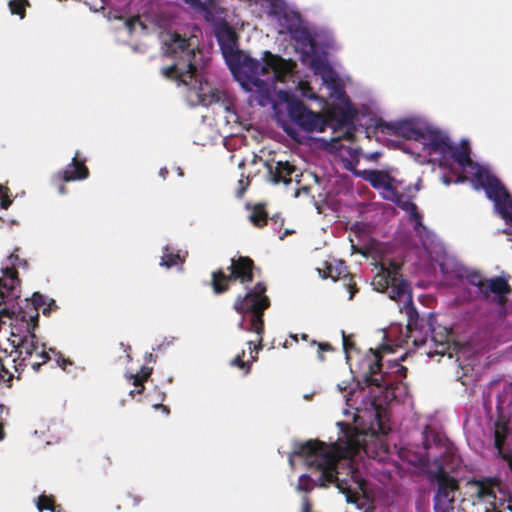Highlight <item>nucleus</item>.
Wrapping results in <instances>:
<instances>
[{"mask_svg": "<svg viewBox=\"0 0 512 512\" xmlns=\"http://www.w3.org/2000/svg\"><path fill=\"white\" fill-rule=\"evenodd\" d=\"M343 349L346 354V358H349V353L355 349V343L343 332Z\"/></svg>", "mask_w": 512, "mask_h": 512, "instance_id": "nucleus-42", "label": "nucleus"}, {"mask_svg": "<svg viewBox=\"0 0 512 512\" xmlns=\"http://www.w3.org/2000/svg\"><path fill=\"white\" fill-rule=\"evenodd\" d=\"M183 261L184 260L181 258L179 253L169 252V249L165 248V252L161 257L160 265L166 268H171L182 264Z\"/></svg>", "mask_w": 512, "mask_h": 512, "instance_id": "nucleus-35", "label": "nucleus"}, {"mask_svg": "<svg viewBox=\"0 0 512 512\" xmlns=\"http://www.w3.org/2000/svg\"><path fill=\"white\" fill-rule=\"evenodd\" d=\"M366 180L372 185L375 189H383L389 195L393 192L395 187L393 186L394 178L391 177L385 171L372 170L369 171L366 177Z\"/></svg>", "mask_w": 512, "mask_h": 512, "instance_id": "nucleus-22", "label": "nucleus"}, {"mask_svg": "<svg viewBox=\"0 0 512 512\" xmlns=\"http://www.w3.org/2000/svg\"><path fill=\"white\" fill-rule=\"evenodd\" d=\"M476 497L485 504V512H512V494L509 487L498 478L474 479Z\"/></svg>", "mask_w": 512, "mask_h": 512, "instance_id": "nucleus-6", "label": "nucleus"}, {"mask_svg": "<svg viewBox=\"0 0 512 512\" xmlns=\"http://www.w3.org/2000/svg\"><path fill=\"white\" fill-rule=\"evenodd\" d=\"M129 498L133 500V505H137L141 502V498L139 496H133L129 494Z\"/></svg>", "mask_w": 512, "mask_h": 512, "instance_id": "nucleus-54", "label": "nucleus"}, {"mask_svg": "<svg viewBox=\"0 0 512 512\" xmlns=\"http://www.w3.org/2000/svg\"><path fill=\"white\" fill-rule=\"evenodd\" d=\"M397 136L407 140L421 141L423 138V129L418 127L413 121L400 120Z\"/></svg>", "mask_w": 512, "mask_h": 512, "instance_id": "nucleus-26", "label": "nucleus"}, {"mask_svg": "<svg viewBox=\"0 0 512 512\" xmlns=\"http://www.w3.org/2000/svg\"><path fill=\"white\" fill-rule=\"evenodd\" d=\"M153 369L151 367L143 366L139 373L131 375L133 379V385L138 386L141 385V382L147 381V379L152 374Z\"/></svg>", "mask_w": 512, "mask_h": 512, "instance_id": "nucleus-38", "label": "nucleus"}, {"mask_svg": "<svg viewBox=\"0 0 512 512\" xmlns=\"http://www.w3.org/2000/svg\"><path fill=\"white\" fill-rule=\"evenodd\" d=\"M250 221L255 227L262 228L267 224L268 215L264 204H256L249 216Z\"/></svg>", "mask_w": 512, "mask_h": 512, "instance_id": "nucleus-30", "label": "nucleus"}, {"mask_svg": "<svg viewBox=\"0 0 512 512\" xmlns=\"http://www.w3.org/2000/svg\"><path fill=\"white\" fill-rule=\"evenodd\" d=\"M228 270V274L222 268L211 273L210 285L214 294L227 292L231 282H239L248 288V284L252 283L255 278V273L260 272V268L256 267L253 259L248 256L233 257Z\"/></svg>", "mask_w": 512, "mask_h": 512, "instance_id": "nucleus-5", "label": "nucleus"}, {"mask_svg": "<svg viewBox=\"0 0 512 512\" xmlns=\"http://www.w3.org/2000/svg\"><path fill=\"white\" fill-rule=\"evenodd\" d=\"M358 451L359 445L353 439L343 444L331 445L319 440H308L296 444L291 456L304 458L308 468L320 471L318 486L335 484L342 493L349 495L350 487L337 477V466L340 459H352Z\"/></svg>", "mask_w": 512, "mask_h": 512, "instance_id": "nucleus-1", "label": "nucleus"}, {"mask_svg": "<svg viewBox=\"0 0 512 512\" xmlns=\"http://www.w3.org/2000/svg\"><path fill=\"white\" fill-rule=\"evenodd\" d=\"M136 388L134 390L130 391V395L134 396L135 393L140 394L144 391V383L141 382V385L135 386Z\"/></svg>", "mask_w": 512, "mask_h": 512, "instance_id": "nucleus-51", "label": "nucleus"}, {"mask_svg": "<svg viewBox=\"0 0 512 512\" xmlns=\"http://www.w3.org/2000/svg\"><path fill=\"white\" fill-rule=\"evenodd\" d=\"M319 273L323 279L331 278L333 281L343 280L344 286L349 291V299H353L354 295L358 292L356 282L353 276L347 272L343 262H339L337 266L325 262L324 269H319Z\"/></svg>", "mask_w": 512, "mask_h": 512, "instance_id": "nucleus-16", "label": "nucleus"}, {"mask_svg": "<svg viewBox=\"0 0 512 512\" xmlns=\"http://www.w3.org/2000/svg\"><path fill=\"white\" fill-rule=\"evenodd\" d=\"M392 372L397 374L401 378L406 377L407 368L399 363H395L392 367Z\"/></svg>", "mask_w": 512, "mask_h": 512, "instance_id": "nucleus-46", "label": "nucleus"}, {"mask_svg": "<svg viewBox=\"0 0 512 512\" xmlns=\"http://www.w3.org/2000/svg\"><path fill=\"white\" fill-rule=\"evenodd\" d=\"M443 331H437L435 328L431 329V339L436 345L435 352L444 355L446 349L449 347L451 330L444 327Z\"/></svg>", "mask_w": 512, "mask_h": 512, "instance_id": "nucleus-28", "label": "nucleus"}, {"mask_svg": "<svg viewBox=\"0 0 512 512\" xmlns=\"http://www.w3.org/2000/svg\"><path fill=\"white\" fill-rule=\"evenodd\" d=\"M185 4L189 5L190 7L203 11L205 10V4L201 2V0H182Z\"/></svg>", "mask_w": 512, "mask_h": 512, "instance_id": "nucleus-47", "label": "nucleus"}, {"mask_svg": "<svg viewBox=\"0 0 512 512\" xmlns=\"http://www.w3.org/2000/svg\"><path fill=\"white\" fill-rule=\"evenodd\" d=\"M1 313L3 315H7V316L9 315V311L6 308L2 309Z\"/></svg>", "mask_w": 512, "mask_h": 512, "instance_id": "nucleus-60", "label": "nucleus"}, {"mask_svg": "<svg viewBox=\"0 0 512 512\" xmlns=\"http://www.w3.org/2000/svg\"><path fill=\"white\" fill-rule=\"evenodd\" d=\"M168 174H169V171H168V169H167L166 167L161 168V169H160V171H159V175H160L163 179H165V178L167 177V175H168Z\"/></svg>", "mask_w": 512, "mask_h": 512, "instance_id": "nucleus-53", "label": "nucleus"}, {"mask_svg": "<svg viewBox=\"0 0 512 512\" xmlns=\"http://www.w3.org/2000/svg\"><path fill=\"white\" fill-rule=\"evenodd\" d=\"M245 190H246V187L242 186L241 189L238 191L237 195L239 197H241L244 194Z\"/></svg>", "mask_w": 512, "mask_h": 512, "instance_id": "nucleus-58", "label": "nucleus"}, {"mask_svg": "<svg viewBox=\"0 0 512 512\" xmlns=\"http://www.w3.org/2000/svg\"><path fill=\"white\" fill-rule=\"evenodd\" d=\"M494 447L497 453H503L507 438L511 435L510 419L500 414L494 422Z\"/></svg>", "mask_w": 512, "mask_h": 512, "instance_id": "nucleus-21", "label": "nucleus"}, {"mask_svg": "<svg viewBox=\"0 0 512 512\" xmlns=\"http://www.w3.org/2000/svg\"><path fill=\"white\" fill-rule=\"evenodd\" d=\"M31 301H32V305L34 307L35 313L33 315H30L29 318H30V322H31L30 324H32V329L34 330L35 327L38 325V320H39L38 310L41 307L45 306L46 301H45V297L39 292L33 293Z\"/></svg>", "mask_w": 512, "mask_h": 512, "instance_id": "nucleus-32", "label": "nucleus"}, {"mask_svg": "<svg viewBox=\"0 0 512 512\" xmlns=\"http://www.w3.org/2000/svg\"><path fill=\"white\" fill-rule=\"evenodd\" d=\"M245 356V351L242 350V352L240 354H238L232 361H231V365L232 366H236L238 367L239 369H242L244 370L245 374H248L251 370V366L249 364V362L247 361H244L243 358Z\"/></svg>", "mask_w": 512, "mask_h": 512, "instance_id": "nucleus-39", "label": "nucleus"}, {"mask_svg": "<svg viewBox=\"0 0 512 512\" xmlns=\"http://www.w3.org/2000/svg\"><path fill=\"white\" fill-rule=\"evenodd\" d=\"M221 95H222V93L217 89H210L209 94H206L204 92L203 86L200 85L198 96H199L200 102L205 106H209L213 103L220 101Z\"/></svg>", "mask_w": 512, "mask_h": 512, "instance_id": "nucleus-34", "label": "nucleus"}, {"mask_svg": "<svg viewBox=\"0 0 512 512\" xmlns=\"http://www.w3.org/2000/svg\"><path fill=\"white\" fill-rule=\"evenodd\" d=\"M156 408H161L163 410L164 413H166L167 415L170 413V410L167 406L165 405H162V404H159V405H155Z\"/></svg>", "mask_w": 512, "mask_h": 512, "instance_id": "nucleus-55", "label": "nucleus"}, {"mask_svg": "<svg viewBox=\"0 0 512 512\" xmlns=\"http://www.w3.org/2000/svg\"><path fill=\"white\" fill-rule=\"evenodd\" d=\"M447 154L463 169L476 166V162L470 157L469 147L459 148L451 143V148Z\"/></svg>", "mask_w": 512, "mask_h": 512, "instance_id": "nucleus-27", "label": "nucleus"}, {"mask_svg": "<svg viewBox=\"0 0 512 512\" xmlns=\"http://www.w3.org/2000/svg\"><path fill=\"white\" fill-rule=\"evenodd\" d=\"M271 221H274V222H275V224H277V222H278V218H274V217H272V218H271Z\"/></svg>", "mask_w": 512, "mask_h": 512, "instance_id": "nucleus-64", "label": "nucleus"}, {"mask_svg": "<svg viewBox=\"0 0 512 512\" xmlns=\"http://www.w3.org/2000/svg\"><path fill=\"white\" fill-rule=\"evenodd\" d=\"M89 175L90 171L86 166V159L81 158L77 151L65 169L57 172L56 178L62 182H71L85 180Z\"/></svg>", "mask_w": 512, "mask_h": 512, "instance_id": "nucleus-17", "label": "nucleus"}, {"mask_svg": "<svg viewBox=\"0 0 512 512\" xmlns=\"http://www.w3.org/2000/svg\"><path fill=\"white\" fill-rule=\"evenodd\" d=\"M12 203V200H10L8 197H3L0 202V206L3 209H7Z\"/></svg>", "mask_w": 512, "mask_h": 512, "instance_id": "nucleus-49", "label": "nucleus"}, {"mask_svg": "<svg viewBox=\"0 0 512 512\" xmlns=\"http://www.w3.org/2000/svg\"><path fill=\"white\" fill-rule=\"evenodd\" d=\"M371 354L363 360V381L367 386H376L378 388L388 389L392 383L387 379L385 373H382V355L378 351L370 349Z\"/></svg>", "mask_w": 512, "mask_h": 512, "instance_id": "nucleus-13", "label": "nucleus"}, {"mask_svg": "<svg viewBox=\"0 0 512 512\" xmlns=\"http://www.w3.org/2000/svg\"><path fill=\"white\" fill-rule=\"evenodd\" d=\"M292 38L300 44L303 49L314 47V39L307 28H296L291 30Z\"/></svg>", "mask_w": 512, "mask_h": 512, "instance_id": "nucleus-29", "label": "nucleus"}, {"mask_svg": "<svg viewBox=\"0 0 512 512\" xmlns=\"http://www.w3.org/2000/svg\"><path fill=\"white\" fill-rule=\"evenodd\" d=\"M269 179L274 184L289 185L293 180L300 182L302 176L299 169L288 161H272L267 163Z\"/></svg>", "mask_w": 512, "mask_h": 512, "instance_id": "nucleus-14", "label": "nucleus"}, {"mask_svg": "<svg viewBox=\"0 0 512 512\" xmlns=\"http://www.w3.org/2000/svg\"><path fill=\"white\" fill-rule=\"evenodd\" d=\"M400 125L399 121H385L382 118L376 120L375 127L378 131L383 134L397 136L398 128Z\"/></svg>", "mask_w": 512, "mask_h": 512, "instance_id": "nucleus-33", "label": "nucleus"}, {"mask_svg": "<svg viewBox=\"0 0 512 512\" xmlns=\"http://www.w3.org/2000/svg\"><path fill=\"white\" fill-rule=\"evenodd\" d=\"M3 277L0 278V305L6 300L17 298L15 288L19 285L18 271L14 267L2 268Z\"/></svg>", "mask_w": 512, "mask_h": 512, "instance_id": "nucleus-20", "label": "nucleus"}, {"mask_svg": "<svg viewBox=\"0 0 512 512\" xmlns=\"http://www.w3.org/2000/svg\"><path fill=\"white\" fill-rule=\"evenodd\" d=\"M215 34L226 61L228 58H239L240 51L237 49L236 31L227 22H222L216 27Z\"/></svg>", "mask_w": 512, "mask_h": 512, "instance_id": "nucleus-15", "label": "nucleus"}, {"mask_svg": "<svg viewBox=\"0 0 512 512\" xmlns=\"http://www.w3.org/2000/svg\"><path fill=\"white\" fill-rule=\"evenodd\" d=\"M291 338L293 339L294 342H298V337L296 334L291 335Z\"/></svg>", "mask_w": 512, "mask_h": 512, "instance_id": "nucleus-61", "label": "nucleus"}, {"mask_svg": "<svg viewBox=\"0 0 512 512\" xmlns=\"http://www.w3.org/2000/svg\"><path fill=\"white\" fill-rule=\"evenodd\" d=\"M252 85L256 88V91L251 95V102H255L261 107H265L272 102V90L266 81L262 79H254V83Z\"/></svg>", "mask_w": 512, "mask_h": 512, "instance_id": "nucleus-24", "label": "nucleus"}, {"mask_svg": "<svg viewBox=\"0 0 512 512\" xmlns=\"http://www.w3.org/2000/svg\"><path fill=\"white\" fill-rule=\"evenodd\" d=\"M187 67H185V63L179 60L173 65L165 67L162 69V74L169 79H175L182 82L185 85H189L193 78L189 77V74L186 72Z\"/></svg>", "mask_w": 512, "mask_h": 512, "instance_id": "nucleus-25", "label": "nucleus"}, {"mask_svg": "<svg viewBox=\"0 0 512 512\" xmlns=\"http://www.w3.org/2000/svg\"><path fill=\"white\" fill-rule=\"evenodd\" d=\"M18 249H16L13 253H11L8 257V261L11 264L10 267L16 268L17 265H26V261L20 259L19 255L16 253Z\"/></svg>", "mask_w": 512, "mask_h": 512, "instance_id": "nucleus-43", "label": "nucleus"}, {"mask_svg": "<svg viewBox=\"0 0 512 512\" xmlns=\"http://www.w3.org/2000/svg\"><path fill=\"white\" fill-rule=\"evenodd\" d=\"M245 295H238L233 303V309L242 319L238 327L257 335V345L254 350L262 349L263 334L265 330L264 312L270 307V299L266 295L267 286L264 282H257L252 288H246Z\"/></svg>", "mask_w": 512, "mask_h": 512, "instance_id": "nucleus-3", "label": "nucleus"}, {"mask_svg": "<svg viewBox=\"0 0 512 512\" xmlns=\"http://www.w3.org/2000/svg\"><path fill=\"white\" fill-rule=\"evenodd\" d=\"M472 173V182L475 188H483L487 197L494 202L495 209L501 218L510 219V213L507 208L511 207V195L501 183V181L491 174L487 169L476 163V166L470 167Z\"/></svg>", "mask_w": 512, "mask_h": 512, "instance_id": "nucleus-7", "label": "nucleus"}, {"mask_svg": "<svg viewBox=\"0 0 512 512\" xmlns=\"http://www.w3.org/2000/svg\"><path fill=\"white\" fill-rule=\"evenodd\" d=\"M36 506L39 512L49 510L51 512H62V506L55 504L53 495L42 494L37 498Z\"/></svg>", "mask_w": 512, "mask_h": 512, "instance_id": "nucleus-31", "label": "nucleus"}, {"mask_svg": "<svg viewBox=\"0 0 512 512\" xmlns=\"http://www.w3.org/2000/svg\"><path fill=\"white\" fill-rule=\"evenodd\" d=\"M9 9L12 14L18 15L23 19L26 15V7L29 6L28 0H10Z\"/></svg>", "mask_w": 512, "mask_h": 512, "instance_id": "nucleus-36", "label": "nucleus"}, {"mask_svg": "<svg viewBox=\"0 0 512 512\" xmlns=\"http://www.w3.org/2000/svg\"><path fill=\"white\" fill-rule=\"evenodd\" d=\"M508 213H510V219L502 218L507 224L512 226V199H511V207L507 208Z\"/></svg>", "mask_w": 512, "mask_h": 512, "instance_id": "nucleus-52", "label": "nucleus"}, {"mask_svg": "<svg viewBox=\"0 0 512 512\" xmlns=\"http://www.w3.org/2000/svg\"><path fill=\"white\" fill-rule=\"evenodd\" d=\"M302 339L303 340H307L308 339V335L307 334H302Z\"/></svg>", "mask_w": 512, "mask_h": 512, "instance_id": "nucleus-63", "label": "nucleus"}, {"mask_svg": "<svg viewBox=\"0 0 512 512\" xmlns=\"http://www.w3.org/2000/svg\"><path fill=\"white\" fill-rule=\"evenodd\" d=\"M318 346L320 352L333 350L332 346L329 343H319Z\"/></svg>", "mask_w": 512, "mask_h": 512, "instance_id": "nucleus-50", "label": "nucleus"}, {"mask_svg": "<svg viewBox=\"0 0 512 512\" xmlns=\"http://www.w3.org/2000/svg\"><path fill=\"white\" fill-rule=\"evenodd\" d=\"M30 326L32 327V324L28 323V331H30ZM39 349V340L34 333L29 332L28 335L21 339L17 347V352L21 357V363L14 366L15 371L18 372L17 378L20 377V366L26 367L30 365L32 369L37 372L43 364L51 359L47 352L44 350L40 351Z\"/></svg>", "mask_w": 512, "mask_h": 512, "instance_id": "nucleus-10", "label": "nucleus"}, {"mask_svg": "<svg viewBox=\"0 0 512 512\" xmlns=\"http://www.w3.org/2000/svg\"><path fill=\"white\" fill-rule=\"evenodd\" d=\"M423 444H424L425 449H429V447H430V446H429V444H428V442H427V441H424V443H423Z\"/></svg>", "mask_w": 512, "mask_h": 512, "instance_id": "nucleus-62", "label": "nucleus"}, {"mask_svg": "<svg viewBox=\"0 0 512 512\" xmlns=\"http://www.w3.org/2000/svg\"><path fill=\"white\" fill-rule=\"evenodd\" d=\"M146 360L151 361V362H155L156 361V357L152 353H149V354L146 355Z\"/></svg>", "mask_w": 512, "mask_h": 512, "instance_id": "nucleus-56", "label": "nucleus"}, {"mask_svg": "<svg viewBox=\"0 0 512 512\" xmlns=\"http://www.w3.org/2000/svg\"><path fill=\"white\" fill-rule=\"evenodd\" d=\"M421 141L426 144L434 153L446 155L451 148L450 138L437 129L427 128L423 130V138Z\"/></svg>", "mask_w": 512, "mask_h": 512, "instance_id": "nucleus-19", "label": "nucleus"}, {"mask_svg": "<svg viewBox=\"0 0 512 512\" xmlns=\"http://www.w3.org/2000/svg\"><path fill=\"white\" fill-rule=\"evenodd\" d=\"M167 54L176 60L182 61L187 67L186 72L190 78H195L197 67L195 65V51L191 48L189 40L182 37L178 33H173L170 36L169 42L166 43Z\"/></svg>", "mask_w": 512, "mask_h": 512, "instance_id": "nucleus-12", "label": "nucleus"}, {"mask_svg": "<svg viewBox=\"0 0 512 512\" xmlns=\"http://www.w3.org/2000/svg\"><path fill=\"white\" fill-rule=\"evenodd\" d=\"M466 278L470 285L477 287L483 299L488 300L493 295L492 301L502 308L505 307L508 296L512 293V287L507 279L496 276L486 280L476 271L470 272Z\"/></svg>", "mask_w": 512, "mask_h": 512, "instance_id": "nucleus-9", "label": "nucleus"}, {"mask_svg": "<svg viewBox=\"0 0 512 512\" xmlns=\"http://www.w3.org/2000/svg\"><path fill=\"white\" fill-rule=\"evenodd\" d=\"M288 115L295 124L307 132L324 131V118L309 110L299 99H294L288 103Z\"/></svg>", "mask_w": 512, "mask_h": 512, "instance_id": "nucleus-11", "label": "nucleus"}, {"mask_svg": "<svg viewBox=\"0 0 512 512\" xmlns=\"http://www.w3.org/2000/svg\"><path fill=\"white\" fill-rule=\"evenodd\" d=\"M302 512H312V503L307 495L302 497Z\"/></svg>", "mask_w": 512, "mask_h": 512, "instance_id": "nucleus-48", "label": "nucleus"}, {"mask_svg": "<svg viewBox=\"0 0 512 512\" xmlns=\"http://www.w3.org/2000/svg\"><path fill=\"white\" fill-rule=\"evenodd\" d=\"M402 264L396 260L381 262L379 272L374 276L372 284L375 290L386 293L394 301L403 302L401 311L408 317L407 330L410 333L419 329V315L413 305L410 284L401 273Z\"/></svg>", "mask_w": 512, "mask_h": 512, "instance_id": "nucleus-2", "label": "nucleus"}, {"mask_svg": "<svg viewBox=\"0 0 512 512\" xmlns=\"http://www.w3.org/2000/svg\"><path fill=\"white\" fill-rule=\"evenodd\" d=\"M125 26L130 33L136 30V26H140L142 30L146 28V25L142 22L139 16L128 18L125 22Z\"/></svg>", "mask_w": 512, "mask_h": 512, "instance_id": "nucleus-40", "label": "nucleus"}, {"mask_svg": "<svg viewBox=\"0 0 512 512\" xmlns=\"http://www.w3.org/2000/svg\"><path fill=\"white\" fill-rule=\"evenodd\" d=\"M379 156H380V153L375 152V153H373V154L371 155V157H370V158H371V159H377Z\"/></svg>", "mask_w": 512, "mask_h": 512, "instance_id": "nucleus-59", "label": "nucleus"}, {"mask_svg": "<svg viewBox=\"0 0 512 512\" xmlns=\"http://www.w3.org/2000/svg\"><path fill=\"white\" fill-rule=\"evenodd\" d=\"M58 309V306L54 299H50L48 303L45 304V307H43L42 313L45 316H49L52 311H55Z\"/></svg>", "mask_w": 512, "mask_h": 512, "instance_id": "nucleus-45", "label": "nucleus"}, {"mask_svg": "<svg viewBox=\"0 0 512 512\" xmlns=\"http://www.w3.org/2000/svg\"><path fill=\"white\" fill-rule=\"evenodd\" d=\"M386 199L396 203V205L399 208L407 212L413 219L421 218V215L418 212L417 205L410 200L409 196H406L405 194L398 192L396 188L390 195L386 196Z\"/></svg>", "mask_w": 512, "mask_h": 512, "instance_id": "nucleus-23", "label": "nucleus"}, {"mask_svg": "<svg viewBox=\"0 0 512 512\" xmlns=\"http://www.w3.org/2000/svg\"><path fill=\"white\" fill-rule=\"evenodd\" d=\"M58 190H59L60 194H65L66 193V187L63 184H61L59 186Z\"/></svg>", "mask_w": 512, "mask_h": 512, "instance_id": "nucleus-57", "label": "nucleus"}, {"mask_svg": "<svg viewBox=\"0 0 512 512\" xmlns=\"http://www.w3.org/2000/svg\"><path fill=\"white\" fill-rule=\"evenodd\" d=\"M262 60L263 62H260L240 51L239 58H228L227 63L231 69L238 68L244 73L251 84L254 83V79H260L259 76L270 73H273V80H282L292 69L290 61L269 51L264 52Z\"/></svg>", "mask_w": 512, "mask_h": 512, "instance_id": "nucleus-4", "label": "nucleus"}, {"mask_svg": "<svg viewBox=\"0 0 512 512\" xmlns=\"http://www.w3.org/2000/svg\"><path fill=\"white\" fill-rule=\"evenodd\" d=\"M432 478L436 483L433 496L434 512H455L456 509H460L456 506V494L460 491V482L446 471L442 462L432 472Z\"/></svg>", "mask_w": 512, "mask_h": 512, "instance_id": "nucleus-8", "label": "nucleus"}, {"mask_svg": "<svg viewBox=\"0 0 512 512\" xmlns=\"http://www.w3.org/2000/svg\"><path fill=\"white\" fill-rule=\"evenodd\" d=\"M315 485V481L309 475L303 474L298 478L297 490L309 493L314 489Z\"/></svg>", "mask_w": 512, "mask_h": 512, "instance_id": "nucleus-37", "label": "nucleus"}, {"mask_svg": "<svg viewBox=\"0 0 512 512\" xmlns=\"http://www.w3.org/2000/svg\"><path fill=\"white\" fill-rule=\"evenodd\" d=\"M224 119H225L227 124L238 123L239 122L238 114L230 106H225L224 107Z\"/></svg>", "mask_w": 512, "mask_h": 512, "instance_id": "nucleus-41", "label": "nucleus"}, {"mask_svg": "<svg viewBox=\"0 0 512 512\" xmlns=\"http://www.w3.org/2000/svg\"><path fill=\"white\" fill-rule=\"evenodd\" d=\"M50 351L57 357L56 362L61 368L66 369L67 365L72 364L69 359L64 358L60 353L55 352L53 349H50Z\"/></svg>", "mask_w": 512, "mask_h": 512, "instance_id": "nucleus-44", "label": "nucleus"}, {"mask_svg": "<svg viewBox=\"0 0 512 512\" xmlns=\"http://www.w3.org/2000/svg\"><path fill=\"white\" fill-rule=\"evenodd\" d=\"M355 113L354 111L350 109H343V108H334L330 113L329 117L332 121L336 122L335 128H345L346 131L343 133L342 136H339L337 138H332V141L337 142L341 138H345L347 140H351L354 138V126H353V120H354Z\"/></svg>", "mask_w": 512, "mask_h": 512, "instance_id": "nucleus-18", "label": "nucleus"}]
</instances>
